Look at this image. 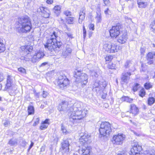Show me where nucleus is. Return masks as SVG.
<instances>
[{
    "label": "nucleus",
    "mask_w": 155,
    "mask_h": 155,
    "mask_svg": "<svg viewBox=\"0 0 155 155\" xmlns=\"http://www.w3.org/2000/svg\"><path fill=\"white\" fill-rule=\"evenodd\" d=\"M67 101H62L59 104L58 109L61 113L68 112L70 120L73 124L79 123L80 120L86 116L87 111L82 108L80 103H74L69 109Z\"/></svg>",
    "instance_id": "1"
},
{
    "label": "nucleus",
    "mask_w": 155,
    "mask_h": 155,
    "mask_svg": "<svg viewBox=\"0 0 155 155\" xmlns=\"http://www.w3.org/2000/svg\"><path fill=\"white\" fill-rule=\"evenodd\" d=\"M58 36V32L54 31L50 35V37L47 40L46 44H44L45 48L52 51L58 50L61 46L62 43L57 41L56 38Z\"/></svg>",
    "instance_id": "2"
},
{
    "label": "nucleus",
    "mask_w": 155,
    "mask_h": 155,
    "mask_svg": "<svg viewBox=\"0 0 155 155\" xmlns=\"http://www.w3.org/2000/svg\"><path fill=\"white\" fill-rule=\"evenodd\" d=\"M19 27L18 30L22 33L30 31L32 28L31 20L28 16H25L18 19Z\"/></svg>",
    "instance_id": "3"
},
{
    "label": "nucleus",
    "mask_w": 155,
    "mask_h": 155,
    "mask_svg": "<svg viewBox=\"0 0 155 155\" xmlns=\"http://www.w3.org/2000/svg\"><path fill=\"white\" fill-rule=\"evenodd\" d=\"M99 131L101 134L107 136L112 132L111 125L108 122H103L100 124Z\"/></svg>",
    "instance_id": "4"
},
{
    "label": "nucleus",
    "mask_w": 155,
    "mask_h": 155,
    "mask_svg": "<svg viewBox=\"0 0 155 155\" xmlns=\"http://www.w3.org/2000/svg\"><path fill=\"white\" fill-rule=\"evenodd\" d=\"M69 81L65 76H60L57 81L58 86L61 89L66 88L69 84Z\"/></svg>",
    "instance_id": "5"
},
{
    "label": "nucleus",
    "mask_w": 155,
    "mask_h": 155,
    "mask_svg": "<svg viewBox=\"0 0 155 155\" xmlns=\"http://www.w3.org/2000/svg\"><path fill=\"white\" fill-rule=\"evenodd\" d=\"M125 138V135L122 134H118L114 136L112 141L114 143L117 145H121L123 143Z\"/></svg>",
    "instance_id": "6"
},
{
    "label": "nucleus",
    "mask_w": 155,
    "mask_h": 155,
    "mask_svg": "<svg viewBox=\"0 0 155 155\" xmlns=\"http://www.w3.org/2000/svg\"><path fill=\"white\" fill-rule=\"evenodd\" d=\"M79 142L81 144L84 145L91 142V136L87 133H85L83 135H81L79 139Z\"/></svg>",
    "instance_id": "7"
},
{
    "label": "nucleus",
    "mask_w": 155,
    "mask_h": 155,
    "mask_svg": "<svg viewBox=\"0 0 155 155\" xmlns=\"http://www.w3.org/2000/svg\"><path fill=\"white\" fill-rule=\"evenodd\" d=\"M117 45L114 43L111 44H106L104 46V48L105 51L110 53H114L117 51Z\"/></svg>",
    "instance_id": "8"
},
{
    "label": "nucleus",
    "mask_w": 155,
    "mask_h": 155,
    "mask_svg": "<svg viewBox=\"0 0 155 155\" xmlns=\"http://www.w3.org/2000/svg\"><path fill=\"white\" fill-rule=\"evenodd\" d=\"M88 76L84 73H82L81 75L76 79L75 81L78 83H80L81 84L86 85L87 82Z\"/></svg>",
    "instance_id": "9"
},
{
    "label": "nucleus",
    "mask_w": 155,
    "mask_h": 155,
    "mask_svg": "<svg viewBox=\"0 0 155 155\" xmlns=\"http://www.w3.org/2000/svg\"><path fill=\"white\" fill-rule=\"evenodd\" d=\"M45 55V54L42 51L40 50L37 51L32 58L31 60L32 62L35 63L39 61L43 58Z\"/></svg>",
    "instance_id": "10"
},
{
    "label": "nucleus",
    "mask_w": 155,
    "mask_h": 155,
    "mask_svg": "<svg viewBox=\"0 0 155 155\" xmlns=\"http://www.w3.org/2000/svg\"><path fill=\"white\" fill-rule=\"evenodd\" d=\"M142 150V147L138 143H135L129 153L130 155H138V153Z\"/></svg>",
    "instance_id": "11"
},
{
    "label": "nucleus",
    "mask_w": 155,
    "mask_h": 155,
    "mask_svg": "<svg viewBox=\"0 0 155 155\" xmlns=\"http://www.w3.org/2000/svg\"><path fill=\"white\" fill-rule=\"evenodd\" d=\"M109 32L111 37L116 38L120 33V26L118 25L113 26Z\"/></svg>",
    "instance_id": "12"
},
{
    "label": "nucleus",
    "mask_w": 155,
    "mask_h": 155,
    "mask_svg": "<svg viewBox=\"0 0 155 155\" xmlns=\"http://www.w3.org/2000/svg\"><path fill=\"white\" fill-rule=\"evenodd\" d=\"M72 52V49L70 46L67 45L66 46L64 47L63 49L61 55L64 58H66L67 56L70 55Z\"/></svg>",
    "instance_id": "13"
},
{
    "label": "nucleus",
    "mask_w": 155,
    "mask_h": 155,
    "mask_svg": "<svg viewBox=\"0 0 155 155\" xmlns=\"http://www.w3.org/2000/svg\"><path fill=\"white\" fill-rule=\"evenodd\" d=\"M90 147L83 146L81 149L78 150V152L82 155H90Z\"/></svg>",
    "instance_id": "14"
},
{
    "label": "nucleus",
    "mask_w": 155,
    "mask_h": 155,
    "mask_svg": "<svg viewBox=\"0 0 155 155\" xmlns=\"http://www.w3.org/2000/svg\"><path fill=\"white\" fill-rule=\"evenodd\" d=\"M106 85V82H104V85H102L100 84V82L96 81L93 84V87L94 89V88L96 89L95 90L96 91H99L104 89Z\"/></svg>",
    "instance_id": "15"
},
{
    "label": "nucleus",
    "mask_w": 155,
    "mask_h": 155,
    "mask_svg": "<svg viewBox=\"0 0 155 155\" xmlns=\"http://www.w3.org/2000/svg\"><path fill=\"white\" fill-rule=\"evenodd\" d=\"M69 142L68 140H64L62 143L61 148L63 151L67 153L69 151Z\"/></svg>",
    "instance_id": "16"
},
{
    "label": "nucleus",
    "mask_w": 155,
    "mask_h": 155,
    "mask_svg": "<svg viewBox=\"0 0 155 155\" xmlns=\"http://www.w3.org/2000/svg\"><path fill=\"white\" fill-rule=\"evenodd\" d=\"M38 11H40L42 13V15L43 17L45 18H48L50 15V11L49 10L46 8L41 7L38 9Z\"/></svg>",
    "instance_id": "17"
},
{
    "label": "nucleus",
    "mask_w": 155,
    "mask_h": 155,
    "mask_svg": "<svg viewBox=\"0 0 155 155\" xmlns=\"http://www.w3.org/2000/svg\"><path fill=\"white\" fill-rule=\"evenodd\" d=\"M131 74L130 71L129 72H124L122 74L121 78L122 81L124 83H127L130 79V76Z\"/></svg>",
    "instance_id": "18"
},
{
    "label": "nucleus",
    "mask_w": 155,
    "mask_h": 155,
    "mask_svg": "<svg viewBox=\"0 0 155 155\" xmlns=\"http://www.w3.org/2000/svg\"><path fill=\"white\" fill-rule=\"evenodd\" d=\"M85 16V9L84 8H82L80 10L79 13V18L78 19V23L81 24L83 21L84 19Z\"/></svg>",
    "instance_id": "19"
},
{
    "label": "nucleus",
    "mask_w": 155,
    "mask_h": 155,
    "mask_svg": "<svg viewBox=\"0 0 155 155\" xmlns=\"http://www.w3.org/2000/svg\"><path fill=\"white\" fill-rule=\"evenodd\" d=\"M127 38V33L125 32L119 37L118 42L122 44L126 42Z\"/></svg>",
    "instance_id": "20"
},
{
    "label": "nucleus",
    "mask_w": 155,
    "mask_h": 155,
    "mask_svg": "<svg viewBox=\"0 0 155 155\" xmlns=\"http://www.w3.org/2000/svg\"><path fill=\"white\" fill-rule=\"evenodd\" d=\"M21 48L25 54H28L32 51L33 48L29 45H25L21 46Z\"/></svg>",
    "instance_id": "21"
},
{
    "label": "nucleus",
    "mask_w": 155,
    "mask_h": 155,
    "mask_svg": "<svg viewBox=\"0 0 155 155\" xmlns=\"http://www.w3.org/2000/svg\"><path fill=\"white\" fill-rule=\"evenodd\" d=\"M124 67L125 68L129 69L130 71H134V65L130 61H127L125 63Z\"/></svg>",
    "instance_id": "22"
},
{
    "label": "nucleus",
    "mask_w": 155,
    "mask_h": 155,
    "mask_svg": "<svg viewBox=\"0 0 155 155\" xmlns=\"http://www.w3.org/2000/svg\"><path fill=\"white\" fill-rule=\"evenodd\" d=\"M130 111L133 114L136 115L138 114L139 110L135 105L133 104L130 105Z\"/></svg>",
    "instance_id": "23"
},
{
    "label": "nucleus",
    "mask_w": 155,
    "mask_h": 155,
    "mask_svg": "<svg viewBox=\"0 0 155 155\" xmlns=\"http://www.w3.org/2000/svg\"><path fill=\"white\" fill-rule=\"evenodd\" d=\"M16 87L14 86L11 85L8 88H5L4 90L7 91L10 95H14L15 94V91L16 90Z\"/></svg>",
    "instance_id": "24"
},
{
    "label": "nucleus",
    "mask_w": 155,
    "mask_h": 155,
    "mask_svg": "<svg viewBox=\"0 0 155 155\" xmlns=\"http://www.w3.org/2000/svg\"><path fill=\"white\" fill-rule=\"evenodd\" d=\"M61 8L60 5H56L54 7L53 9V11L56 16H58L61 13Z\"/></svg>",
    "instance_id": "25"
},
{
    "label": "nucleus",
    "mask_w": 155,
    "mask_h": 155,
    "mask_svg": "<svg viewBox=\"0 0 155 155\" xmlns=\"http://www.w3.org/2000/svg\"><path fill=\"white\" fill-rule=\"evenodd\" d=\"M11 76L10 75H8L7 80V83L5 87L6 88H8L9 87L11 86L12 82V79L11 78Z\"/></svg>",
    "instance_id": "26"
},
{
    "label": "nucleus",
    "mask_w": 155,
    "mask_h": 155,
    "mask_svg": "<svg viewBox=\"0 0 155 155\" xmlns=\"http://www.w3.org/2000/svg\"><path fill=\"white\" fill-rule=\"evenodd\" d=\"M18 143V140L17 139L12 138L8 142V144L10 146H13L17 145Z\"/></svg>",
    "instance_id": "27"
},
{
    "label": "nucleus",
    "mask_w": 155,
    "mask_h": 155,
    "mask_svg": "<svg viewBox=\"0 0 155 155\" xmlns=\"http://www.w3.org/2000/svg\"><path fill=\"white\" fill-rule=\"evenodd\" d=\"M137 4L140 8H145L147 5V3L141 1L140 0L137 1Z\"/></svg>",
    "instance_id": "28"
},
{
    "label": "nucleus",
    "mask_w": 155,
    "mask_h": 155,
    "mask_svg": "<svg viewBox=\"0 0 155 155\" xmlns=\"http://www.w3.org/2000/svg\"><path fill=\"white\" fill-rule=\"evenodd\" d=\"M154 57H155V52H150L147 54L146 58L147 60L153 59Z\"/></svg>",
    "instance_id": "29"
},
{
    "label": "nucleus",
    "mask_w": 155,
    "mask_h": 155,
    "mask_svg": "<svg viewBox=\"0 0 155 155\" xmlns=\"http://www.w3.org/2000/svg\"><path fill=\"white\" fill-rule=\"evenodd\" d=\"M28 112L29 115L32 114L34 113V110L33 106L31 105L28 106Z\"/></svg>",
    "instance_id": "30"
},
{
    "label": "nucleus",
    "mask_w": 155,
    "mask_h": 155,
    "mask_svg": "<svg viewBox=\"0 0 155 155\" xmlns=\"http://www.w3.org/2000/svg\"><path fill=\"white\" fill-rule=\"evenodd\" d=\"M122 100L123 101H126L127 102L131 103L132 102L133 99L129 98L128 97H124L122 98Z\"/></svg>",
    "instance_id": "31"
},
{
    "label": "nucleus",
    "mask_w": 155,
    "mask_h": 155,
    "mask_svg": "<svg viewBox=\"0 0 155 155\" xmlns=\"http://www.w3.org/2000/svg\"><path fill=\"white\" fill-rule=\"evenodd\" d=\"M5 50L4 45L2 42V40L0 39V53L3 52Z\"/></svg>",
    "instance_id": "32"
},
{
    "label": "nucleus",
    "mask_w": 155,
    "mask_h": 155,
    "mask_svg": "<svg viewBox=\"0 0 155 155\" xmlns=\"http://www.w3.org/2000/svg\"><path fill=\"white\" fill-rule=\"evenodd\" d=\"M81 71L78 70H76L74 72V77L77 78H79V77L80 76L82 73H81Z\"/></svg>",
    "instance_id": "33"
},
{
    "label": "nucleus",
    "mask_w": 155,
    "mask_h": 155,
    "mask_svg": "<svg viewBox=\"0 0 155 155\" xmlns=\"http://www.w3.org/2000/svg\"><path fill=\"white\" fill-rule=\"evenodd\" d=\"M144 155H155V152L153 150H146L144 153Z\"/></svg>",
    "instance_id": "34"
},
{
    "label": "nucleus",
    "mask_w": 155,
    "mask_h": 155,
    "mask_svg": "<svg viewBox=\"0 0 155 155\" xmlns=\"http://www.w3.org/2000/svg\"><path fill=\"white\" fill-rule=\"evenodd\" d=\"M74 18L72 17H68L67 18V21L69 24H73L74 23Z\"/></svg>",
    "instance_id": "35"
},
{
    "label": "nucleus",
    "mask_w": 155,
    "mask_h": 155,
    "mask_svg": "<svg viewBox=\"0 0 155 155\" xmlns=\"http://www.w3.org/2000/svg\"><path fill=\"white\" fill-rule=\"evenodd\" d=\"M147 70V66L143 64H142L141 66L140 71L141 72H145Z\"/></svg>",
    "instance_id": "36"
},
{
    "label": "nucleus",
    "mask_w": 155,
    "mask_h": 155,
    "mask_svg": "<svg viewBox=\"0 0 155 155\" xmlns=\"http://www.w3.org/2000/svg\"><path fill=\"white\" fill-rule=\"evenodd\" d=\"M150 30L155 33V20L150 25Z\"/></svg>",
    "instance_id": "37"
},
{
    "label": "nucleus",
    "mask_w": 155,
    "mask_h": 155,
    "mask_svg": "<svg viewBox=\"0 0 155 155\" xmlns=\"http://www.w3.org/2000/svg\"><path fill=\"white\" fill-rule=\"evenodd\" d=\"M155 101V99L154 98L151 97H150L148 100V104L149 105H152L153 104Z\"/></svg>",
    "instance_id": "38"
},
{
    "label": "nucleus",
    "mask_w": 155,
    "mask_h": 155,
    "mask_svg": "<svg viewBox=\"0 0 155 155\" xmlns=\"http://www.w3.org/2000/svg\"><path fill=\"white\" fill-rule=\"evenodd\" d=\"M97 23L100 22L101 20V14L100 13H97V15L96 18Z\"/></svg>",
    "instance_id": "39"
},
{
    "label": "nucleus",
    "mask_w": 155,
    "mask_h": 155,
    "mask_svg": "<svg viewBox=\"0 0 155 155\" xmlns=\"http://www.w3.org/2000/svg\"><path fill=\"white\" fill-rule=\"evenodd\" d=\"M145 92L144 90L143 89H142L140 91L139 93V95L140 96L143 97L145 95Z\"/></svg>",
    "instance_id": "40"
},
{
    "label": "nucleus",
    "mask_w": 155,
    "mask_h": 155,
    "mask_svg": "<svg viewBox=\"0 0 155 155\" xmlns=\"http://www.w3.org/2000/svg\"><path fill=\"white\" fill-rule=\"evenodd\" d=\"M61 130L63 134H64L65 135L69 133V132L66 130L65 127L63 125H62L61 126Z\"/></svg>",
    "instance_id": "41"
},
{
    "label": "nucleus",
    "mask_w": 155,
    "mask_h": 155,
    "mask_svg": "<svg viewBox=\"0 0 155 155\" xmlns=\"http://www.w3.org/2000/svg\"><path fill=\"white\" fill-rule=\"evenodd\" d=\"M144 87L146 89H149L152 87V85L150 83H146L144 84Z\"/></svg>",
    "instance_id": "42"
},
{
    "label": "nucleus",
    "mask_w": 155,
    "mask_h": 155,
    "mask_svg": "<svg viewBox=\"0 0 155 155\" xmlns=\"http://www.w3.org/2000/svg\"><path fill=\"white\" fill-rule=\"evenodd\" d=\"M18 71L22 74H26V71L25 69L22 68H20L18 69Z\"/></svg>",
    "instance_id": "43"
},
{
    "label": "nucleus",
    "mask_w": 155,
    "mask_h": 155,
    "mask_svg": "<svg viewBox=\"0 0 155 155\" xmlns=\"http://www.w3.org/2000/svg\"><path fill=\"white\" fill-rule=\"evenodd\" d=\"M48 126V124H45L42 123V124L40 126V129L41 130H43L44 129L46 128Z\"/></svg>",
    "instance_id": "44"
},
{
    "label": "nucleus",
    "mask_w": 155,
    "mask_h": 155,
    "mask_svg": "<svg viewBox=\"0 0 155 155\" xmlns=\"http://www.w3.org/2000/svg\"><path fill=\"white\" fill-rule=\"evenodd\" d=\"M139 87V84L137 83H136L135 86L133 87V90L134 91H137Z\"/></svg>",
    "instance_id": "45"
},
{
    "label": "nucleus",
    "mask_w": 155,
    "mask_h": 155,
    "mask_svg": "<svg viewBox=\"0 0 155 155\" xmlns=\"http://www.w3.org/2000/svg\"><path fill=\"white\" fill-rule=\"evenodd\" d=\"M64 14L67 16H70L71 15V12L68 10L64 12Z\"/></svg>",
    "instance_id": "46"
},
{
    "label": "nucleus",
    "mask_w": 155,
    "mask_h": 155,
    "mask_svg": "<svg viewBox=\"0 0 155 155\" xmlns=\"http://www.w3.org/2000/svg\"><path fill=\"white\" fill-rule=\"evenodd\" d=\"M113 58V57L111 55L107 56L106 57L105 59L106 61H111Z\"/></svg>",
    "instance_id": "47"
},
{
    "label": "nucleus",
    "mask_w": 155,
    "mask_h": 155,
    "mask_svg": "<svg viewBox=\"0 0 155 155\" xmlns=\"http://www.w3.org/2000/svg\"><path fill=\"white\" fill-rule=\"evenodd\" d=\"M83 33L84 38H85L86 37V30L85 28L84 25H83Z\"/></svg>",
    "instance_id": "48"
},
{
    "label": "nucleus",
    "mask_w": 155,
    "mask_h": 155,
    "mask_svg": "<svg viewBox=\"0 0 155 155\" xmlns=\"http://www.w3.org/2000/svg\"><path fill=\"white\" fill-rule=\"evenodd\" d=\"M48 95V93L45 91H43V94H42V96L44 98H45Z\"/></svg>",
    "instance_id": "49"
},
{
    "label": "nucleus",
    "mask_w": 155,
    "mask_h": 155,
    "mask_svg": "<svg viewBox=\"0 0 155 155\" xmlns=\"http://www.w3.org/2000/svg\"><path fill=\"white\" fill-rule=\"evenodd\" d=\"M39 119L38 118H37L36 119L35 121L34 122V123L33 124V126H35L38 124L39 123Z\"/></svg>",
    "instance_id": "50"
},
{
    "label": "nucleus",
    "mask_w": 155,
    "mask_h": 155,
    "mask_svg": "<svg viewBox=\"0 0 155 155\" xmlns=\"http://www.w3.org/2000/svg\"><path fill=\"white\" fill-rule=\"evenodd\" d=\"M147 64H153V59H150L149 60H147Z\"/></svg>",
    "instance_id": "51"
},
{
    "label": "nucleus",
    "mask_w": 155,
    "mask_h": 155,
    "mask_svg": "<svg viewBox=\"0 0 155 155\" xmlns=\"http://www.w3.org/2000/svg\"><path fill=\"white\" fill-rule=\"evenodd\" d=\"M89 29L93 31L94 29V25L93 24H91L89 25Z\"/></svg>",
    "instance_id": "52"
},
{
    "label": "nucleus",
    "mask_w": 155,
    "mask_h": 155,
    "mask_svg": "<svg viewBox=\"0 0 155 155\" xmlns=\"http://www.w3.org/2000/svg\"><path fill=\"white\" fill-rule=\"evenodd\" d=\"M10 124V122L8 121H6L4 124V125L5 127L8 126Z\"/></svg>",
    "instance_id": "53"
},
{
    "label": "nucleus",
    "mask_w": 155,
    "mask_h": 155,
    "mask_svg": "<svg viewBox=\"0 0 155 155\" xmlns=\"http://www.w3.org/2000/svg\"><path fill=\"white\" fill-rule=\"evenodd\" d=\"M3 78L4 77L3 74L0 73V82L3 80Z\"/></svg>",
    "instance_id": "54"
},
{
    "label": "nucleus",
    "mask_w": 155,
    "mask_h": 155,
    "mask_svg": "<svg viewBox=\"0 0 155 155\" xmlns=\"http://www.w3.org/2000/svg\"><path fill=\"white\" fill-rule=\"evenodd\" d=\"M47 64H48V62H45L44 63H42L39 66H40V67H43V66H45L46 65H47Z\"/></svg>",
    "instance_id": "55"
},
{
    "label": "nucleus",
    "mask_w": 155,
    "mask_h": 155,
    "mask_svg": "<svg viewBox=\"0 0 155 155\" xmlns=\"http://www.w3.org/2000/svg\"><path fill=\"white\" fill-rule=\"evenodd\" d=\"M104 4L106 5H108L109 2V0H103Z\"/></svg>",
    "instance_id": "56"
},
{
    "label": "nucleus",
    "mask_w": 155,
    "mask_h": 155,
    "mask_svg": "<svg viewBox=\"0 0 155 155\" xmlns=\"http://www.w3.org/2000/svg\"><path fill=\"white\" fill-rule=\"evenodd\" d=\"M117 155H127L126 153L124 151H123L118 153Z\"/></svg>",
    "instance_id": "57"
},
{
    "label": "nucleus",
    "mask_w": 155,
    "mask_h": 155,
    "mask_svg": "<svg viewBox=\"0 0 155 155\" xmlns=\"http://www.w3.org/2000/svg\"><path fill=\"white\" fill-rule=\"evenodd\" d=\"M66 33L69 37H70L71 38H73L72 35H71V33H66Z\"/></svg>",
    "instance_id": "58"
},
{
    "label": "nucleus",
    "mask_w": 155,
    "mask_h": 155,
    "mask_svg": "<svg viewBox=\"0 0 155 155\" xmlns=\"http://www.w3.org/2000/svg\"><path fill=\"white\" fill-rule=\"evenodd\" d=\"M53 2V0H47V3L48 4H51Z\"/></svg>",
    "instance_id": "59"
},
{
    "label": "nucleus",
    "mask_w": 155,
    "mask_h": 155,
    "mask_svg": "<svg viewBox=\"0 0 155 155\" xmlns=\"http://www.w3.org/2000/svg\"><path fill=\"white\" fill-rule=\"evenodd\" d=\"M140 51L141 54H143L144 52V50L143 48H141L140 49Z\"/></svg>",
    "instance_id": "60"
},
{
    "label": "nucleus",
    "mask_w": 155,
    "mask_h": 155,
    "mask_svg": "<svg viewBox=\"0 0 155 155\" xmlns=\"http://www.w3.org/2000/svg\"><path fill=\"white\" fill-rule=\"evenodd\" d=\"M49 120L47 119L45 121H44L43 123L45 124H48V123Z\"/></svg>",
    "instance_id": "61"
},
{
    "label": "nucleus",
    "mask_w": 155,
    "mask_h": 155,
    "mask_svg": "<svg viewBox=\"0 0 155 155\" xmlns=\"http://www.w3.org/2000/svg\"><path fill=\"white\" fill-rule=\"evenodd\" d=\"M112 67H111V68H111L112 69H115L116 68V66H115V64H112Z\"/></svg>",
    "instance_id": "62"
},
{
    "label": "nucleus",
    "mask_w": 155,
    "mask_h": 155,
    "mask_svg": "<svg viewBox=\"0 0 155 155\" xmlns=\"http://www.w3.org/2000/svg\"><path fill=\"white\" fill-rule=\"evenodd\" d=\"M34 145V143L33 142H31V144L30 145L29 147V149H31V148L32 147V146H33Z\"/></svg>",
    "instance_id": "63"
},
{
    "label": "nucleus",
    "mask_w": 155,
    "mask_h": 155,
    "mask_svg": "<svg viewBox=\"0 0 155 155\" xmlns=\"http://www.w3.org/2000/svg\"><path fill=\"white\" fill-rule=\"evenodd\" d=\"M106 94H105L104 95H102V98L103 99H105V98H106Z\"/></svg>",
    "instance_id": "64"
}]
</instances>
